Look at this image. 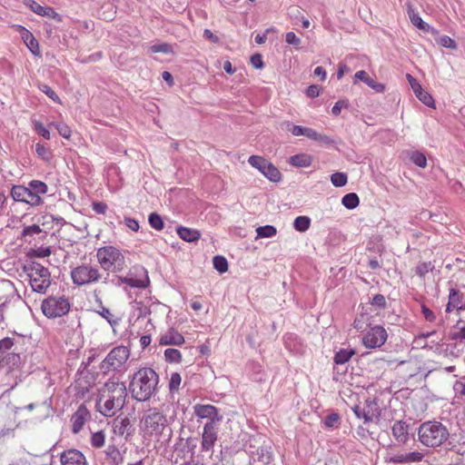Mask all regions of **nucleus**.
Instances as JSON below:
<instances>
[{
	"label": "nucleus",
	"instance_id": "c85d7f7f",
	"mask_svg": "<svg viewBox=\"0 0 465 465\" xmlns=\"http://www.w3.org/2000/svg\"><path fill=\"white\" fill-rule=\"evenodd\" d=\"M305 136L312 141L326 143V144H331L333 143V140L330 136H328L326 134H320V133L316 132L315 130L309 128V127H307V129H306Z\"/></svg>",
	"mask_w": 465,
	"mask_h": 465
},
{
	"label": "nucleus",
	"instance_id": "39448f33",
	"mask_svg": "<svg viewBox=\"0 0 465 465\" xmlns=\"http://www.w3.org/2000/svg\"><path fill=\"white\" fill-rule=\"evenodd\" d=\"M48 191L45 183L40 180H32L25 185H13L11 196L14 201L25 203L31 206H39L43 204V195Z\"/></svg>",
	"mask_w": 465,
	"mask_h": 465
},
{
	"label": "nucleus",
	"instance_id": "7ed1b4c3",
	"mask_svg": "<svg viewBox=\"0 0 465 465\" xmlns=\"http://www.w3.org/2000/svg\"><path fill=\"white\" fill-rule=\"evenodd\" d=\"M158 382L159 376L153 369L140 368L131 379L129 391L135 401H146L155 394Z\"/></svg>",
	"mask_w": 465,
	"mask_h": 465
},
{
	"label": "nucleus",
	"instance_id": "1a4fd4ad",
	"mask_svg": "<svg viewBox=\"0 0 465 465\" xmlns=\"http://www.w3.org/2000/svg\"><path fill=\"white\" fill-rule=\"evenodd\" d=\"M71 303L64 296H49L42 302L41 310L49 319L62 317L69 312Z\"/></svg>",
	"mask_w": 465,
	"mask_h": 465
},
{
	"label": "nucleus",
	"instance_id": "c756f323",
	"mask_svg": "<svg viewBox=\"0 0 465 465\" xmlns=\"http://www.w3.org/2000/svg\"><path fill=\"white\" fill-rule=\"evenodd\" d=\"M121 282L124 283H126L132 288H139L143 289L146 288L149 284V277L147 273L145 272V276L143 279H134V278H121Z\"/></svg>",
	"mask_w": 465,
	"mask_h": 465
},
{
	"label": "nucleus",
	"instance_id": "4be33fe9",
	"mask_svg": "<svg viewBox=\"0 0 465 465\" xmlns=\"http://www.w3.org/2000/svg\"><path fill=\"white\" fill-rule=\"evenodd\" d=\"M159 343L161 345H182L184 343V338L178 331L171 328L161 336Z\"/></svg>",
	"mask_w": 465,
	"mask_h": 465
},
{
	"label": "nucleus",
	"instance_id": "79ce46f5",
	"mask_svg": "<svg viewBox=\"0 0 465 465\" xmlns=\"http://www.w3.org/2000/svg\"><path fill=\"white\" fill-rule=\"evenodd\" d=\"M148 222L150 226L157 231L163 229V221L162 217L156 213H152L149 215Z\"/></svg>",
	"mask_w": 465,
	"mask_h": 465
},
{
	"label": "nucleus",
	"instance_id": "4d7b16f0",
	"mask_svg": "<svg viewBox=\"0 0 465 465\" xmlns=\"http://www.w3.org/2000/svg\"><path fill=\"white\" fill-rule=\"evenodd\" d=\"M33 125H34V129L35 131L40 134L41 136H43L45 139L46 140H49L51 138L50 136V132L47 128H45L43 124H41L40 122L38 121H34L33 122Z\"/></svg>",
	"mask_w": 465,
	"mask_h": 465
},
{
	"label": "nucleus",
	"instance_id": "774afa93",
	"mask_svg": "<svg viewBox=\"0 0 465 465\" xmlns=\"http://www.w3.org/2000/svg\"><path fill=\"white\" fill-rule=\"evenodd\" d=\"M251 64L256 69H262L264 66L262 56L260 54H254L251 56Z\"/></svg>",
	"mask_w": 465,
	"mask_h": 465
},
{
	"label": "nucleus",
	"instance_id": "c03bdc74",
	"mask_svg": "<svg viewBox=\"0 0 465 465\" xmlns=\"http://www.w3.org/2000/svg\"><path fill=\"white\" fill-rule=\"evenodd\" d=\"M348 178L344 173H334L331 175V182L335 187H342L347 183Z\"/></svg>",
	"mask_w": 465,
	"mask_h": 465
},
{
	"label": "nucleus",
	"instance_id": "bb28decb",
	"mask_svg": "<svg viewBox=\"0 0 465 465\" xmlns=\"http://www.w3.org/2000/svg\"><path fill=\"white\" fill-rule=\"evenodd\" d=\"M0 288L6 292V298L5 301H2L0 297V322L4 321V310L7 304V299L9 296H14L15 294V287L10 281H4L0 282Z\"/></svg>",
	"mask_w": 465,
	"mask_h": 465
},
{
	"label": "nucleus",
	"instance_id": "4c0bfd02",
	"mask_svg": "<svg viewBox=\"0 0 465 465\" xmlns=\"http://www.w3.org/2000/svg\"><path fill=\"white\" fill-rule=\"evenodd\" d=\"M98 313L105 319L111 326H115L119 323V319L116 318L106 307L101 306V310L98 311Z\"/></svg>",
	"mask_w": 465,
	"mask_h": 465
},
{
	"label": "nucleus",
	"instance_id": "e433bc0d",
	"mask_svg": "<svg viewBox=\"0 0 465 465\" xmlns=\"http://www.w3.org/2000/svg\"><path fill=\"white\" fill-rule=\"evenodd\" d=\"M213 267L220 273H223L228 271V262L221 255H216L213 259Z\"/></svg>",
	"mask_w": 465,
	"mask_h": 465
},
{
	"label": "nucleus",
	"instance_id": "4468645a",
	"mask_svg": "<svg viewBox=\"0 0 465 465\" xmlns=\"http://www.w3.org/2000/svg\"><path fill=\"white\" fill-rule=\"evenodd\" d=\"M352 411L357 418L363 419L365 423L371 422L373 419L381 416V410L374 399L368 398L365 401V406L361 408L359 405L352 407Z\"/></svg>",
	"mask_w": 465,
	"mask_h": 465
},
{
	"label": "nucleus",
	"instance_id": "f03ea898",
	"mask_svg": "<svg viewBox=\"0 0 465 465\" xmlns=\"http://www.w3.org/2000/svg\"><path fill=\"white\" fill-rule=\"evenodd\" d=\"M127 389L125 383L109 380L98 391L97 411L105 417H113L125 405Z\"/></svg>",
	"mask_w": 465,
	"mask_h": 465
},
{
	"label": "nucleus",
	"instance_id": "7c9ffc66",
	"mask_svg": "<svg viewBox=\"0 0 465 465\" xmlns=\"http://www.w3.org/2000/svg\"><path fill=\"white\" fill-rule=\"evenodd\" d=\"M355 351L352 349H341L334 355V362L336 364H344L350 361Z\"/></svg>",
	"mask_w": 465,
	"mask_h": 465
},
{
	"label": "nucleus",
	"instance_id": "393cba45",
	"mask_svg": "<svg viewBox=\"0 0 465 465\" xmlns=\"http://www.w3.org/2000/svg\"><path fill=\"white\" fill-rule=\"evenodd\" d=\"M407 12H408L409 18L413 25H415L416 27H418L419 29H420L424 32H430V31L433 30L432 27L429 24L425 23L422 20V18L419 15V13L414 8H412L411 5L408 6Z\"/></svg>",
	"mask_w": 465,
	"mask_h": 465
},
{
	"label": "nucleus",
	"instance_id": "a878e982",
	"mask_svg": "<svg viewBox=\"0 0 465 465\" xmlns=\"http://www.w3.org/2000/svg\"><path fill=\"white\" fill-rule=\"evenodd\" d=\"M177 234L181 239L188 242H193L200 239L201 233L198 230L179 226L176 229Z\"/></svg>",
	"mask_w": 465,
	"mask_h": 465
},
{
	"label": "nucleus",
	"instance_id": "423d86ee",
	"mask_svg": "<svg viewBox=\"0 0 465 465\" xmlns=\"http://www.w3.org/2000/svg\"><path fill=\"white\" fill-rule=\"evenodd\" d=\"M96 257L99 264L104 271L120 272L126 266L124 254L118 248L113 245L99 248L96 252Z\"/></svg>",
	"mask_w": 465,
	"mask_h": 465
},
{
	"label": "nucleus",
	"instance_id": "e2e57ef3",
	"mask_svg": "<svg viewBox=\"0 0 465 465\" xmlns=\"http://www.w3.org/2000/svg\"><path fill=\"white\" fill-rule=\"evenodd\" d=\"M440 44L446 48L456 49L457 45L453 39L448 35H443L440 38Z\"/></svg>",
	"mask_w": 465,
	"mask_h": 465
},
{
	"label": "nucleus",
	"instance_id": "69168bd1",
	"mask_svg": "<svg viewBox=\"0 0 465 465\" xmlns=\"http://www.w3.org/2000/svg\"><path fill=\"white\" fill-rule=\"evenodd\" d=\"M406 78L415 94L422 89L420 84L411 74H407Z\"/></svg>",
	"mask_w": 465,
	"mask_h": 465
},
{
	"label": "nucleus",
	"instance_id": "2eb2a0df",
	"mask_svg": "<svg viewBox=\"0 0 465 465\" xmlns=\"http://www.w3.org/2000/svg\"><path fill=\"white\" fill-rule=\"evenodd\" d=\"M218 440V427L212 423H205L203 429L201 450L203 452L213 451V449Z\"/></svg>",
	"mask_w": 465,
	"mask_h": 465
},
{
	"label": "nucleus",
	"instance_id": "052dcab7",
	"mask_svg": "<svg viewBox=\"0 0 465 465\" xmlns=\"http://www.w3.org/2000/svg\"><path fill=\"white\" fill-rule=\"evenodd\" d=\"M151 51L153 53H163V54H170L173 52L172 45L169 44H159V45H153L151 46Z\"/></svg>",
	"mask_w": 465,
	"mask_h": 465
},
{
	"label": "nucleus",
	"instance_id": "09e8293b",
	"mask_svg": "<svg viewBox=\"0 0 465 465\" xmlns=\"http://www.w3.org/2000/svg\"><path fill=\"white\" fill-rule=\"evenodd\" d=\"M369 317L366 314H361L359 317H357L353 322V327L357 331H364L366 330V327L369 326L368 323Z\"/></svg>",
	"mask_w": 465,
	"mask_h": 465
},
{
	"label": "nucleus",
	"instance_id": "3c124183",
	"mask_svg": "<svg viewBox=\"0 0 465 465\" xmlns=\"http://www.w3.org/2000/svg\"><path fill=\"white\" fill-rule=\"evenodd\" d=\"M15 345V339L11 337H5L0 340V357L10 351Z\"/></svg>",
	"mask_w": 465,
	"mask_h": 465
},
{
	"label": "nucleus",
	"instance_id": "603ef678",
	"mask_svg": "<svg viewBox=\"0 0 465 465\" xmlns=\"http://www.w3.org/2000/svg\"><path fill=\"white\" fill-rule=\"evenodd\" d=\"M39 89L46 94L54 103L61 104V100L56 93L47 84H40Z\"/></svg>",
	"mask_w": 465,
	"mask_h": 465
},
{
	"label": "nucleus",
	"instance_id": "a18cd8bd",
	"mask_svg": "<svg viewBox=\"0 0 465 465\" xmlns=\"http://www.w3.org/2000/svg\"><path fill=\"white\" fill-rule=\"evenodd\" d=\"M51 125L55 127L58 134L62 137H64L65 139H69L71 137L72 132H71L70 127L66 124L58 122V123H52Z\"/></svg>",
	"mask_w": 465,
	"mask_h": 465
},
{
	"label": "nucleus",
	"instance_id": "c9c22d12",
	"mask_svg": "<svg viewBox=\"0 0 465 465\" xmlns=\"http://www.w3.org/2000/svg\"><path fill=\"white\" fill-rule=\"evenodd\" d=\"M410 158L415 165L420 168H425L427 166V158L423 153L419 151L411 152Z\"/></svg>",
	"mask_w": 465,
	"mask_h": 465
},
{
	"label": "nucleus",
	"instance_id": "cd10ccee",
	"mask_svg": "<svg viewBox=\"0 0 465 465\" xmlns=\"http://www.w3.org/2000/svg\"><path fill=\"white\" fill-rule=\"evenodd\" d=\"M312 163V157L308 153H298L289 159V163L295 167H309Z\"/></svg>",
	"mask_w": 465,
	"mask_h": 465
},
{
	"label": "nucleus",
	"instance_id": "f8f14e48",
	"mask_svg": "<svg viewBox=\"0 0 465 465\" xmlns=\"http://www.w3.org/2000/svg\"><path fill=\"white\" fill-rule=\"evenodd\" d=\"M388 333L381 325L371 327L362 338L366 348L376 349L381 347L387 341Z\"/></svg>",
	"mask_w": 465,
	"mask_h": 465
},
{
	"label": "nucleus",
	"instance_id": "dca6fc26",
	"mask_svg": "<svg viewBox=\"0 0 465 465\" xmlns=\"http://www.w3.org/2000/svg\"><path fill=\"white\" fill-rule=\"evenodd\" d=\"M272 447L268 443H263L252 451L251 456V465H268L272 460Z\"/></svg>",
	"mask_w": 465,
	"mask_h": 465
},
{
	"label": "nucleus",
	"instance_id": "473e14b6",
	"mask_svg": "<svg viewBox=\"0 0 465 465\" xmlns=\"http://www.w3.org/2000/svg\"><path fill=\"white\" fill-rule=\"evenodd\" d=\"M311 226V219L308 216H298L293 222V227L300 232H304L309 230Z\"/></svg>",
	"mask_w": 465,
	"mask_h": 465
},
{
	"label": "nucleus",
	"instance_id": "a19ab883",
	"mask_svg": "<svg viewBox=\"0 0 465 465\" xmlns=\"http://www.w3.org/2000/svg\"><path fill=\"white\" fill-rule=\"evenodd\" d=\"M453 391L457 398L465 397V375L461 376L454 382Z\"/></svg>",
	"mask_w": 465,
	"mask_h": 465
},
{
	"label": "nucleus",
	"instance_id": "6e6d98bb",
	"mask_svg": "<svg viewBox=\"0 0 465 465\" xmlns=\"http://www.w3.org/2000/svg\"><path fill=\"white\" fill-rule=\"evenodd\" d=\"M114 430L119 434L124 435L130 425V420L127 418L122 419L120 421L114 420Z\"/></svg>",
	"mask_w": 465,
	"mask_h": 465
},
{
	"label": "nucleus",
	"instance_id": "20e7f679",
	"mask_svg": "<svg viewBox=\"0 0 465 465\" xmlns=\"http://www.w3.org/2000/svg\"><path fill=\"white\" fill-rule=\"evenodd\" d=\"M450 430L438 420L422 422L418 428V440L425 447L437 449L445 445L450 439Z\"/></svg>",
	"mask_w": 465,
	"mask_h": 465
},
{
	"label": "nucleus",
	"instance_id": "aec40b11",
	"mask_svg": "<svg viewBox=\"0 0 465 465\" xmlns=\"http://www.w3.org/2000/svg\"><path fill=\"white\" fill-rule=\"evenodd\" d=\"M464 302L465 301L463 300V293L455 288H451L450 289L449 301L446 305L445 312L449 313L453 311H457L459 313L460 311L463 308Z\"/></svg>",
	"mask_w": 465,
	"mask_h": 465
},
{
	"label": "nucleus",
	"instance_id": "0eeeda50",
	"mask_svg": "<svg viewBox=\"0 0 465 465\" xmlns=\"http://www.w3.org/2000/svg\"><path fill=\"white\" fill-rule=\"evenodd\" d=\"M33 292L45 294L51 285V274L47 268L38 262L25 266Z\"/></svg>",
	"mask_w": 465,
	"mask_h": 465
},
{
	"label": "nucleus",
	"instance_id": "5701e85b",
	"mask_svg": "<svg viewBox=\"0 0 465 465\" xmlns=\"http://www.w3.org/2000/svg\"><path fill=\"white\" fill-rule=\"evenodd\" d=\"M392 435L394 439L401 444H404L409 440V425L402 420L396 421L392 426Z\"/></svg>",
	"mask_w": 465,
	"mask_h": 465
},
{
	"label": "nucleus",
	"instance_id": "9d476101",
	"mask_svg": "<svg viewBox=\"0 0 465 465\" xmlns=\"http://www.w3.org/2000/svg\"><path fill=\"white\" fill-rule=\"evenodd\" d=\"M71 278L75 285L83 286L98 282L102 274L97 267L91 264H82L71 271Z\"/></svg>",
	"mask_w": 465,
	"mask_h": 465
},
{
	"label": "nucleus",
	"instance_id": "338daca9",
	"mask_svg": "<svg viewBox=\"0 0 465 465\" xmlns=\"http://www.w3.org/2000/svg\"><path fill=\"white\" fill-rule=\"evenodd\" d=\"M124 223L133 232H138L140 225L137 220L131 217H124Z\"/></svg>",
	"mask_w": 465,
	"mask_h": 465
},
{
	"label": "nucleus",
	"instance_id": "72a5a7b5",
	"mask_svg": "<svg viewBox=\"0 0 465 465\" xmlns=\"http://www.w3.org/2000/svg\"><path fill=\"white\" fill-rule=\"evenodd\" d=\"M35 153H37L38 157H40L45 162H50L53 158V153L50 148L40 143L35 144Z\"/></svg>",
	"mask_w": 465,
	"mask_h": 465
},
{
	"label": "nucleus",
	"instance_id": "412c9836",
	"mask_svg": "<svg viewBox=\"0 0 465 465\" xmlns=\"http://www.w3.org/2000/svg\"><path fill=\"white\" fill-rule=\"evenodd\" d=\"M104 460L108 465H122L124 454L116 446L110 444L104 450Z\"/></svg>",
	"mask_w": 465,
	"mask_h": 465
},
{
	"label": "nucleus",
	"instance_id": "ddd939ff",
	"mask_svg": "<svg viewBox=\"0 0 465 465\" xmlns=\"http://www.w3.org/2000/svg\"><path fill=\"white\" fill-rule=\"evenodd\" d=\"M193 414L199 419L208 420L207 423H212L213 426H218L223 419L219 409L211 404H195Z\"/></svg>",
	"mask_w": 465,
	"mask_h": 465
},
{
	"label": "nucleus",
	"instance_id": "de8ad7c7",
	"mask_svg": "<svg viewBox=\"0 0 465 465\" xmlns=\"http://www.w3.org/2000/svg\"><path fill=\"white\" fill-rule=\"evenodd\" d=\"M25 42L26 43L28 48L31 50L33 54H37L36 51L39 49L38 42L36 39L33 36L32 34H30L28 31L26 32L25 35L23 36Z\"/></svg>",
	"mask_w": 465,
	"mask_h": 465
},
{
	"label": "nucleus",
	"instance_id": "ea45409f",
	"mask_svg": "<svg viewBox=\"0 0 465 465\" xmlns=\"http://www.w3.org/2000/svg\"><path fill=\"white\" fill-rule=\"evenodd\" d=\"M286 130L290 132L293 136H305L307 127L293 124L291 122L284 123Z\"/></svg>",
	"mask_w": 465,
	"mask_h": 465
},
{
	"label": "nucleus",
	"instance_id": "6e6552de",
	"mask_svg": "<svg viewBox=\"0 0 465 465\" xmlns=\"http://www.w3.org/2000/svg\"><path fill=\"white\" fill-rule=\"evenodd\" d=\"M130 357V350L128 347L120 345L113 348L106 357L100 363V370L104 373L111 371H123L125 364Z\"/></svg>",
	"mask_w": 465,
	"mask_h": 465
},
{
	"label": "nucleus",
	"instance_id": "37998d69",
	"mask_svg": "<svg viewBox=\"0 0 465 465\" xmlns=\"http://www.w3.org/2000/svg\"><path fill=\"white\" fill-rule=\"evenodd\" d=\"M417 98L422 102L428 107H435V102L433 97L426 91L421 89L420 92L416 94Z\"/></svg>",
	"mask_w": 465,
	"mask_h": 465
},
{
	"label": "nucleus",
	"instance_id": "5fc2aeb1",
	"mask_svg": "<svg viewBox=\"0 0 465 465\" xmlns=\"http://www.w3.org/2000/svg\"><path fill=\"white\" fill-rule=\"evenodd\" d=\"M434 268V266L432 265V263L430 262H420L417 265L416 267V273L420 276V277H424L429 272L432 271Z\"/></svg>",
	"mask_w": 465,
	"mask_h": 465
},
{
	"label": "nucleus",
	"instance_id": "864d4df0",
	"mask_svg": "<svg viewBox=\"0 0 465 465\" xmlns=\"http://www.w3.org/2000/svg\"><path fill=\"white\" fill-rule=\"evenodd\" d=\"M456 331L451 333L452 340L455 341H463L465 340V323L458 321L456 324Z\"/></svg>",
	"mask_w": 465,
	"mask_h": 465
},
{
	"label": "nucleus",
	"instance_id": "680f3d73",
	"mask_svg": "<svg viewBox=\"0 0 465 465\" xmlns=\"http://www.w3.org/2000/svg\"><path fill=\"white\" fill-rule=\"evenodd\" d=\"M340 421V416L337 413H331L326 416L324 425L328 428L336 426Z\"/></svg>",
	"mask_w": 465,
	"mask_h": 465
},
{
	"label": "nucleus",
	"instance_id": "0e129e2a",
	"mask_svg": "<svg viewBox=\"0 0 465 465\" xmlns=\"http://www.w3.org/2000/svg\"><path fill=\"white\" fill-rule=\"evenodd\" d=\"M371 304L373 306H376L378 308H385L386 306V300L384 295L382 294H375L371 302Z\"/></svg>",
	"mask_w": 465,
	"mask_h": 465
},
{
	"label": "nucleus",
	"instance_id": "49530a36",
	"mask_svg": "<svg viewBox=\"0 0 465 465\" xmlns=\"http://www.w3.org/2000/svg\"><path fill=\"white\" fill-rule=\"evenodd\" d=\"M104 440L105 435L102 430L94 432L91 436V444L94 448L103 447L104 445Z\"/></svg>",
	"mask_w": 465,
	"mask_h": 465
},
{
	"label": "nucleus",
	"instance_id": "2f4dec72",
	"mask_svg": "<svg viewBox=\"0 0 465 465\" xmlns=\"http://www.w3.org/2000/svg\"><path fill=\"white\" fill-rule=\"evenodd\" d=\"M341 203L347 209L352 210V209H355L359 205L360 199L355 193H350L345 194L342 197Z\"/></svg>",
	"mask_w": 465,
	"mask_h": 465
},
{
	"label": "nucleus",
	"instance_id": "f257e3e1",
	"mask_svg": "<svg viewBox=\"0 0 465 465\" xmlns=\"http://www.w3.org/2000/svg\"><path fill=\"white\" fill-rule=\"evenodd\" d=\"M173 421V417H168L163 410L156 407L149 408L140 418V435L143 441L148 444L153 443L154 446L168 442L173 434L171 429Z\"/></svg>",
	"mask_w": 465,
	"mask_h": 465
},
{
	"label": "nucleus",
	"instance_id": "f3484780",
	"mask_svg": "<svg viewBox=\"0 0 465 465\" xmlns=\"http://www.w3.org/2000/svg\"><path fill=\"white\" fill-rule=\"evenodd\" d=\"M90 419V411L84 404H81L71 417L73 433H79L83 430L85 422Z\"/></svg>",
	"mask_w": 465,
	"mask_h": 465
},
{
	"label": "nucleus",
	"instance_id": "8fccbe9b",
	"mask_svg": "<svg viewBox=\"0 0 465 465\" xmlns=\"http://www.w3.org/2000/svg\"><path fill=\"white\" fill-rule=\"evenodd\" d=\"M182 377L178 372H173L169 380V390L171 392L177 391L180 388Z\"/></svg>",
	"mask_w": 465,
	"mask_h": 465
},
{
	"label": "nucleus",
	"instance_id": "9b49d317",
	"mask_svg": "<svg viewBox=\"0 0 465 465\" xmlns=\"http://www.w3.org/2000/svg\"><path fill=\"white\" fill-rule=\"evenodd\" d=\"M248 163L259 170L267 179L272 182H279L282 179L281 172L270 162L259 155H251Z\"/></svg>",
	"mask_w": 465,
	"mask_h": 465
},
{
	"label": "nucleus",
	"instance_id": "a211bd4d",
	"mask_svg": "<svg viewBox=\"0 0 465 465\" xmlns=\"http://www.w3.org/2000/svg\"><path fill=\"white\" fill-rule=\"evenodd\" d=\"M60 461L62 465H88L85 456L76 449L64 450Z\"/></svg>",
	"mask_w": 465,
	"mask_h": 465
},
{
	"label": "nucleus",
	"instance_id": "6ab92c4d",
	"mask_svg": "<svg viewBox=\"0 0 465 465\" xmlns=\"http://www.w3.org/2000/svg\"><path fill=\"white\" fill-rule=\"evenodd\" d=\"M424 458V454L421 451L414 450L411 452H399L389 459V462L394 464H411L420 462Z\"/></svg>",
	"mask_w": 465,
	"mask_h": 465
},
{
	"label": "nucleus",
	"instance_id": "58836bf2",
	"mask_svg": "<svg viewBox=\"0 0 465 465\" xmlns=\"http://www.w3.org/2000/svg\"><path fill=\"white\" fill-rule=\"evenodd\" d=\"M164 357L166 361L171 363H178L182 361V354L176 349H166L164 351Z\"/></svg>",
	"mask_w": 465,
	"mask_h": 465
},
{
	"label": "nucleus",
	"instance_id": "13d9d810",
	"mask_svg": "<svg viewBox=\"0 0 465 465\" xmlns=\"http://www.w3.org/2000/svg\"><path fill=\"white\" fill-rule=\"evenodd\" d=\"M26 5L29 6L32 12L41 16H44L45 12L47 8V6H43L34 0H28Z\"/></svg>",
	"mask_w": 465,
	"mask_h": 465
},
{
	"label": "nucleus",
	"instance_id": "bf43d9fd",
	"mask_svg": "<svg viewBox=\"0 0 465 465\" xmlns=\"http://www.w3.org/2000/svg\"><path fill=\"white\" fill-rule=\"evenodd\" d=\"M350 105L349 101L345 99L339 100L331 108V114L338 116L341 114L342 108H348Z\"/></svg>",
	"mask_w": 465,
	"mask_h": 465
},
{
	"label": "nucleus",
	"instance_id": "b1692460",
	"mask_svg": "<svg viewBox=\"0 0 465 465\" xmlns=\"http://www.w3.org/2000/svg\"><path fill=\"white\" fill-rule=\"evenodd\" d=\"M356 80H360L365 83L369 87L376 91L377 93H382L385 90L384 84L378 83L372 79L366 71L360 70L354 74Z\"/></svg>",
	"mask_w": 465,
	"mask_h": 465
},
{
	"label": "nucleus",
	"instance_id": "f704fd0d",
	"mask_svg": "<svg viewBox=\"0 0 465 465\" xmlns=\"http://www.w3.org/2000/svg\"><path fill=\"white\" fill-rule=\"evenodd\" d=\"M256 233V238H271L276 235L277 230L272 225H264L258 227Z\"/></svg>",
	"mask_w": 465,
	"mask_h": 465
}]
</instances>
